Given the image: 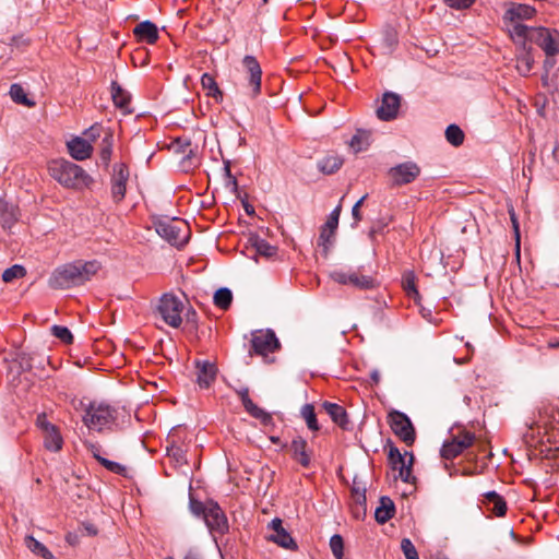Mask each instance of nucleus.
Returning <instances> with one entry per match:
<instances>
[{
  "label": "nucleus",
  "mask_w": 559,
  "mask_h": 559,
  "mask_svg": "<svg viewBox=\"0 0 559 559\" xmlns=\"http://www.w3.org/2000/svg\"><path fill=\"white\" fill-rule=\"evenodd\" d=\"M157 312L163 321L174 329L181 326L183 316L187 323L193 326H195L198 322L197 311L191 307L183 293L179 295L175 293L163 294L158 300Z\"/></svg>",
  "instance_id": "f257e3e1"
},
{
  "label": "nucleus",
  "mask_w": 559,
  "mask_h": 559,
  "mask_svg": "<svg viewBox=\"0 0 559 559\" xmlns=\"http://www.w3.org/2000/svg\"><path fill=\"white\" fill-rule=\"evenodd\" d=\"M511 39L519 45L534 43L543 49L547 60L545 66H552L549 58L559 53V32L546 27H528L527 25H516L511 31Z\"/></svg>",
  "instance_id": "f03ea898"
},
{
  "label": "nucleus",
  "mask_w": 559,
  "mask_h": 559,
  "mask_svg": "<svg viewBox=\"0 0 559 559\" xmlns=\"http://www.w3.org/2000/svg\"><path fill=\"white\" fill-rule=\"evenodd\" d=\"M48 171L67 189L83 190L93 183V178L80 165L63 158L49 162Z\"/></svg>",
  "instance_id": "7ed1b4c3"
},
{
  "label": "nucleus",
  "mask_w": 559,
  "mask_h": 559,
  "mask_svg": "<svg viewBox=\"0 0 559 559\" xmlns=\"http://www.w3.org/2000/svg\"><path fill=\"white\" fill-rule=\"evenodd\" d=\"M102 265L97 260H75L58 266L53 272V280H88L99 276Z\"/></svg>",
  "instance_id": "20e7f679"
},
{
  "label": "nucleus",
  "mask_w": 559,
  "mask_h": 559,
  "mask_svg": "<svg viewBox=\"0 0 559 559\" xmlns=\"http://www.w3.org/2000/svg\"><path fill=\"white\" fill-rule=\"evenodd\" d=\"M117 419V411L108 404L93 402L83 416V423L90 430L98 432L110 429Z\"/></svg>",
  "instance_id": "39448f33"
},
{
  "label": "nucleus",
  "mask_w": 559,
  "mask_h": 559,
  "mask_svg": "<svg viewBox=\"0 0 559 559\" xmlns=\"http://www.w3.org/2000/svg\"><path fill=\"white\" fill-rule=\"evenodd\" d=\"M156 233L171 246L183 247L190 238V227L179 218L162 219L155 224Z\"/></svg>",
  "instance_id": "423d86ee"
},
{
  "label": "nucleus",
  "mask_w": 559,
  "mask_h": 559,
  "mask_svg": "<svg viewBox=\"0 0 559 559\" xmlns=\"http://www.w3.org/2000/svg\"><path fill=\"white\" fill-rule=\"evenodd\" d=\"M388 423L394 435L407 447H412L416 440V431L409 417L400 412L391 411L388 415Z\"/></svg>",
  "instance_id": "0eeeda50"
},
{
  "label": "nucleus",
  "mask_w": 559,
  "mask_h": 559,
  "mask_svg": "<svg viewBox=\"0 0 559 559\" xmlns=\"http://www.w3.org/2000/svg\"><path fill=\"white\" fill-rule=\"evenodd\" d=\"M36 426L41 431L45 449L50 452H59L63 445L60 429L47 419L45 413L37 415Z\"/></svg>",
  "instance_id": "6e6552de"
},
{
  "label": "nucleus",
  "mask_w": 559,
  "mask_h": 559,
  "mask_svg": "<svg viewBox=\"0 0 559 559\" xmlns=\"http://www.w3.org/2000/svg\"><path fill=\"white\" fill-rule=\"evenodd\" d=\"M420 167L415 162H404L388 170L392 186L401 187L414 182L420 175Z\"/></svg>",
  "instance_id": "1a4fd4ad"
},
{
  "label": "nucleus",
  "mask_w": 559,
  "mask_h": 559,
  "mask_svg": "<svg viewBox=\"0 0 559 559\" xmlns=\"http://www.w3.org/2000/svg\"><path fill=\"white\" fill-rule=\"evenodd\" d=\"M475 441V435L467 430H460L456 435L445 441L441 448V456L452 460L469 448Z\"/></svg>",
  "instance_id": "9d476101"
},
{
  "label": "nucleus",
  "mask_w": 559,
  "mask_h": 559,
  "mask_svg": "<svg viewBox=\"0 0 559 559\" xmlns=\"http://www.w3.org/2000/svg\"><path fill=\"white\" fill-rule=\"evenodd\" d=\"M129 178L130 170L126 163H117L114 165L110 179V192L116 204L120 203L126 198Z\"/></svg>",
  "instance_id": "9b49d317"
},
{
  "label": "nucleus",
  "mask_w": 559,
  "mask_h": 559,
  "mask_svg": "<svg viewBox=\"0 0 559 559\" xmlns=\"http://www.w3.org/2000/svg\"><path fill=\"white\" fill-rule=\"evenodd\" d=\"M536 14V9L528 4L510 3L504 12L503 21L508 27L509 35L516 25H524L522 22L532 20Z\"/></svg>",
  "instance_id": "f8f14e48"
},
{
  "label": "nucleus",
  "mask_w": 559,
  "mask_h": 559,
  "mask_svg": "<svg viewBox=\"0 0 559 559\" xmlns=\"http://www.w3.org/2000/svg\"><path fill=\"white\" fill-rule=\"evenodd\" d=\"M389 460L392 468L399 471V476L404 483L411 484L414 481L415 478L412 474L414 455L412 453L405 452V454H401L397 448L391 447Z\"/></svg>",
  "instance_id": "ddd939ff"
},
{
  "label": "nucleus",
  "mask_w": 559,
  "mask_h": 559,
  "mask_svg": "<svg viewBox=\"0 0 559 559\" xmlns=\"http://www.w3.org/2000/svg\"><path fill=\"white\" fill-rule=\"evenodd\" d=\"M267 530L270 531L266 539L276 544L277 546L286 549L295 551L298 549V545L295 539L290 536V534L284 528L283 521L280 518L273 519L267 524Z\"/></svg>",
  "instance_id": "4468645a"
},
{
  "label": "nucleus",
  "mask_w": 559,
  "mask_h": 559,
  "mask_svg": "<svg viewBox=\"0 0 559 559\" xmlns=\"http://www.w3.org/2000/svg\"><path fill=\"white\" fill-rule=\"evenodd\" d=\"M280 347L275 333L271 330L258 331L251 338V354L266 356Z\"/></svg>",
  "instance_id": "2eb2a0df"
},
{
  "label": "nucleus",
  "mask_w": 559,
  "mask_h": 559,
  "mask_svg": "<svg viewBox=\"0 0 559 559\" xmlns=\"http://www.w3.org/2000/svg\"><path fill=\"white\" fill-rule=\"evenodd\" d=\"M242 64L248 73L249 95L254 98L261 93L262 69L253 56H245Z\"/></svg>",
  "instance_id": "dca6fc26"
},
{
  "label": "nucleus",
  "mask_w": 559,
  "mask_h": 559,
  "mask_svg": "<svg viewBox=\"0 0 559 559\" xmlns=\"http://www.w3.org/2000/svg\"><path fill=\"white\" fill-rule=\"evenodd\" d=\"M238 396L242 403L245 411L255 419H259L262 425L270 426L273 425V417L270 413L265 412L258 405L253 403V401L249 396L248 388H240L237 391Z\"/></svg>",
  "instance_id": "f3484780"
},
{
  "label": "nucleus",
  "mask_w": 559,
  "mask_h": 559,
  "mask_svg": "<svg viewBox=\"0 0 559 559\" xmlns=\"http://www.w3.org/2000/svg\"><path fill=\"white\" fill-rule=\"evenodd\" d=\"M400 107V95L386 92L383 94L381 105L377 109V116L382 121L393 120L396 118Z\"/></svg>",
  "instance_id": "a211bd4d"
},
{
  "label": "nucleus",
  "mask_w": 559,
  "mask_h": 559,
  "mask_svg": "<svg viewBox=\"0 0 559 559\" xmlns=\"http://www.w3.org/2000/svg\"><path fill=\"white\" fill-rule=\"evenodd\" d=\"M202 511L205 523L211 531H216L218 533L227 531V519L218 504L210 503Z\"/></svg>",
  "instance_id": "6ab92c4d"
},
{
  "label": "nucleus",
  "mask_w": 559,
  "mask_h": 559,
  "mask_svg": "<svg viewBox=\"0 0 559 559\" xmlns=\"http://www.w3.org/2000/svg\"><path fill=\"white\" fill-rule=\"evenodd\" d=\"M341 210V205L336 206L330 214L326 223L321 228L318 245L322 246L325 252L328 251L329 246L332 243V239L338 225Z\"/></svg>",
  "instance_id": "aec40b11"
},
{
  "label": "nucleus",
  "mask_w": 559,
  "mask_h": 559,
  "mask_svg": "<svg viewBox=\"0 0 559 559\" xmlns=\"http://www.w3.org/2000/svg\"><path fill=\"white\" fill-rule=\"evenodd\" d=\"M197 382L200 388L207 389L216 379L217 367L209 360H197Z\"/></svg>",
  "instance_id": "412c9836"
},
{
  "label": "nucleus",
  "mask_w": 559,
  "mask_h": 559,
  "mask_svg": "<svg viewBox=\"0 0 559 559\" xmlns=\"http://www.w3.org/2000/svg\"><path fill=\"white\" fill-rule=\"evenodd\" d=\"M293 459L302 467H309L311 463L312 451L308 449V442L305 438L298 436L293 439L290 444Z\"/></svg>",
  "instance_id": "4be33fe9"
},
{
  "label": "nucleus",
  "mask_w": 559,
  "mask_h": 559,
  "mask_svg": "<svg viewBox=\"0 0 559 559\" xmlns=\"http://www.w3.org/2000/svg\"><path fill=\"white\" fill-rule=\"evenodd\" d=\"M69 154L75 160H85L93 154V145L88 143V140H84L81 136H76L67 143Z\"/></svg>",
  "instance_id": "5701e85b"
},
{
  "label": "nucleus",
  "mask_w": 559,
  "mask_h": 559,
  "mask_svg": "<svg viewBox=\"0 0 559 559\" xmlns=\"http://www.w3.org/2000/svg\"><path fill=\"white\" fill-rule=\"evenodd\" d=\"M133 34L139 41H143L148 45H154L159 38L158 28L151 21H144L139 23L134 27Z\"/></svg>",
  "instance_id": "b1692460"
},
{
  "label": "nucleus",
  "mask_w": 559,
  "mask_h": 559,
  "mask_svg": "<svg viewBox=\"0 0 559 559\" xmlns=\"http://www.w3.org/2000/svg\"><path fill=\"white\" fill-rule=\"evenodd\" d=\"M111 98L115 106L119 108L122 114L128 115L133 111L131 108V95L115 81L111 82Z\"/></svg>",
  "instance_id": "393cba45"
},
{
  "label": "nucleus",
  "mask_w": 559,
  "mask_h": 559,
  "mask_svg": "<svg viewBox=\"0 0 559 559\" xmlns=\"http://www.w3.org/2000/svg\"><path fill=\"white\" fill-rule=\"evenodd\" d=\"M0 217L3 228H11L20 217V210L16 205L0 198Z\"/></svg>",
  "instance_id": "a878e982"
},
{
  "label": "nucleus",
  "mask_w": 559,
  "mask_h": 559,
  "mask_svg": "<svg viewBox=\"0 0 559 559\" xmlns=\"http://www.w3.org/2000/svg\"><path fill=\"white\" fill-rule=\"evenodd\" d=\"M322 408L337 426H340L343 429L347 427V413L343 406L336 403L324 402L322 404Z\"/></svg>",
  "instance_id": "bb28decb"
},
{
  "label": "nucleus",
  "mask_w": 559,
  "mask_h": 559,
  "mask_svg": "<svg viewBox=\"0 0 559 559\" xmlns=\"http://www.w3.org/2000/svg\"><path fill=\"white\" fill-rule=\"evenodd\" d=\"M483 502L487 506L488 510L497 516H503L507 512V503L504 499L496 491H488L484 493Z\"/></svg>",
  "instance_id": "cd10ccee"
},
{
  "label": "nucleus",
  "mask_w": 559,
  "mask_h": 559,
  "mask_svg": "<svg viewBox=\"0 0 559 559\" xmlns=\"http://www.w3.org/2000/svg\"><path fill=\"white\" fill-rule=\"evenodd\" d=\"M372 133L369 130L357 129L348 145L354 153L366 151L371 144Z\"/></svg>",
  "instance_id": "c85d7f7f"
},
{
  "label": "nucleus",
  "mask_w": 559,
  "mask_h": 559,
  "mask_svg": "<svg viewBox=\"0 0 559 559\" xmlns=\"http://www.w3.org/2000/svg\"><path fill=\"white\" fill-rule=\"evenodd\" d=\"M394 502L389 497H381L380 504L374 511L376 521L379 524H384L394 516Z\"/></svg>",
  "instance_id": "c756f323"
},
{
  "label": "nucleus",
  "mask_w": 559,
  "mask_h": 559,
  "mask_svg": "<svg viewBox=\"0 0 559 559\" xmlns=\"http://www.w3.org/2000/svg\"><path fill=\"white\" fill-rule=\"evenodd\" d=\"M344 164V159L337 154H329L318 162V169L324 175L336 173Z\"/></svg>",
  "instance_id": "7c9ffc66"
},
{
  "label": "nucleus",
  "mask_w": 559,
  "mask_h": 559,
  "mask_svg": "<svg viewBox=\"0 0 559 559\" xmlns=\"http://www.w3.org/2000/svg\"><path fill=\"white\" fill-rule=\"evenodd\" d=\"M352 498L354 500L355 507L354 512L355 515L358 516L361 511L364 514L366 513V488L365 486L357 483L356 478L354 479V484L352 487Z\"/></svg>",
  "instance_id": "2f4dec72"
},
{
  "label": "nucleus",
  "mask_w": 559,
  "mask_h": 559,
  "mask_svg": "<svg viewBox=\"0 0 559 559\" xmlns=\"http://www.w3.org/2000/svg\"><path fill=\"white\" fill-rule=\"evenodd\" d=\"M114 132L106 131L103 140L99 142V157L105 167H108L112 156Z\"/></svg>",
  "instance_id": "473e14b6"
},
{
  "label": "nucleus",
  "mask_w": 559,
  "mask_h": 559,
  "mask_svg": "<svg viewBox=\"0 0 559 559\" xmlns=\"http://www.w3.org/2000/svg\"><path fill=\"white\" fill-rule=\"evenodd\" d=\"M201 85L206 91L207 96L213 97L217 103L223 102V92L212 74L204 73L201 78Z\"/></svg>",
  "instance_id": "72a5a7b5"
},
{
  "label": "nucleus",
  "mask_w": 559,
  "mask_h": 559,
  "mask_svg": "<svg viewBox=\"0 0 559 559\" xmlns=\"http://www.w3.org/2000/svg\"><path fill=\"white\" fill-rule=\"evenodd\" d=\"M26 547L35 555L40 556L44 559H55L51 551L39 540L28 535L25 537Z\"/></svg>",
  "instance_id": "f704fd0d"
},
{
  "label": "nucleus",
  "mask_w": 559,
  "mask_h": 559,
  "mask_svg": "<svg viewBox=\"0 0 559 559\" xmlns=\"http://www.w3.org/2000/svg\"><path fill=\"white\" fill-rule=\"evenodd\" d=\"M214 305L222 310H227L233 302V293L227 287H221L214 293Z\"/></svg>",
  "instance_id": "c9c22d12"
},
{
  "label": "nucleus",
  "mask_w": 559,
  "mask_h": 559,
  "mask_svg": "<svg viewBox=\"0 0 559 559\" xmlns=\"http://www.w3.org/2000/svg\"><path fill=\"white\" fill-rule=\"evenodd\" d=\"M301 417L307 424V427L311 431H318L320 429L319 423L317 420V415L314 412V407L312 404H305L300 411Z\"/></svg>",
  "instance_id": "e433bc0d"
},
{
  "label": "nucleus",
  "mask_w": 559,
  "mask_h": 559,
  "mask_svg": "<svg viewBox=\"0 0 559 559\" xmlns=\"http://www.w3.org/2000/svg\"><path fill=\"white\" fill-rule=\"evenodd\" d=\"M445 139L451 145L457 147L463 144L465 134L459 126L450 124L445 130Z\"/></svg>",
  "instance_id": "4c0bfd02"
},
{
  "label": "nucleus",
  "mask_w": 559,
  "mask_h": 559,
  "mask_svg": "<svg viewBox=\"0 0 559 559\" xmlns=\"http://www.w3.org/2000/svg\"><path fill=\"white\" fill-rule=\"evenodd\" d=\"M252 245L255 252L262 257L271 258L276 254L277 248L270 245L265 239L254 238Z\"/></svg>",
  "instance_id": "58836bf2"
},
{
  "label": "nucleus",
  "mask_w": 559,
  "mask_h": 559,
  "mask_svg": "<svg viewBox=\"0 0 559 559\" xmlns=\"http://www.w3.org/2000/svg\"><path fill=\"white\" fill-rule=\"evenodd\" d=\"M106 131H112V130L109 128H104L99 123H95L92 127H90L87 130H85L83 139L88 140V143L92 144V143L96 142L98 139H100V141H102Z\"/></svg>",
  "instance_id": "ea45409f"
},
{
  "label": "nucleus",
  "mask_w": 559,
  "mask_h": 559,
  "mask_svg": "<svg viewBox=\"0 0 559 559\" xmlns=\"http://www.w3.org/2000/svg\"><path fill=\"white\" fill-rule=\"evenodd\" d=\"M10 95H11V98L16 103V104H23V105H27V106H33L34 103L33 102H29L26 94H25V91L24 88L19 85V84H13L10 88Z\"/></svg>",
  "instance_id": "a19ab883"
},
{
  "label": "nucleus",
  "mask_w": 559,
  "mask_h": 559,
  "mask_svg": "<svg viewBox=\"0 0 559 559\" xmlns=\"http://www.w3.org/2000/svg\"><path fill=\"white\" fill-rule=\"evenodd\" d=\"M27 275L26 269L21 264H14L8 267L3 274L2 280H19Z\"/></svg>",
  "instance_id": "79ce46f5"
},
{
  "label": "nucleus",
  "mask_w": 559,
  "mask_h": 559,
  "mask_svg": "<svg viewBox=\"0 0 559 559\" xmlns=\"http://www.w3.org/2000/svg\"><path fill=\"white\" fill-rule=\"evenodd\" d=\"M51 333L64 344H71L73 342V335L67 326L52 325Z\"/></svg>",
  "instance_id": "37998d69"
},
{
  "label": "nucleus",
  "mask_w": 559,
  "mask_h": 559,
  "mask_svg": "<svg viewBox=\"0 0 559 559\" xmlns=\"http://www.w3.org/2000/svg\"><path fill=\"white\" fill-rule=\"evenodd\" d=\"M330 548L336 559H343L344 543L341 535H333L330 539Z\"/></svg>",
  "instance_id": "c03bdc74"
},
{
  "label": "nucleus",
  "mask_w": 559,
  "mask_h": 559,
  "mask_svg": "<svg viewBox=\"0 0 559 559\" xmlns=\"http://www.w3.org/2000/svg\"><path fill=\"white\" fill-rule=\"evenodd\" d=\"M99 464L104 466L107 471L115 473L117 475H124L127 472L126 466H123L122 464L115 461H110L105 457L100 459Z\"/></svg>",
  "instance_id": "a18cd8bd"
},
{
  "label": "nucleus",
  "mask_w": 559,
  "mask_h": 559,
  "mask_svg": "<svg viewBox=\"0 0 559 559\" xmlns=\"http://www.w3.org/2000/svg\"><path fill=\"white\" fill-rule=\"evenodd\" d=\"M185 150H182V153H186L188 151L187 155L182 158V165L183 167H195L197 166V157L193 154V150L191 148V143L189 140H185Z\"/></svg>",
  "instance_id": "49530a36"
},
{
  "label": "nucleus",
  "mask_w": 559,
  "mask_h": 559,
  "mask_svg": "<svg viewBox=\"0 0 559 559\" xmlns=\"http://www.w3.org/2000/svg\"><path fill=\"white\" fill-rule=\"evenodd\" d=\"M401 548L406 559H419L417 550L411 539L403 538L401 542Z\"/></svg>",
  "instance_id": "de8ad7c7"
},
{
  "label": "nucleus",
  "mask_w": 559,
  "mask_h": 559,
  "mask_svg": "<svg viewBox=\"0 0 559 559\" xmlns=\"http://www.w3.org/2000/svg\"><path fill=\"white\" fill-rule=\"evenodd\" d=\"M508 212H509L510 219L512 223V229H513L515 241H516V248L519 250L520 249V223L518 221L515 211L512 206L509 207Z\"/></svg>",
  "instance_id": "09e8293b"
},
{
  "label": "nucleus",
  "mask_w": 559,
  "mask_h": 559,
  "mask_svg": "<svg viewBox=\"0 0 559 559\" xmlns=\"http://www.w3.org/2000/svg\"><path fill=\"white\" fill-rule=\"evenodd\" d=\"M475 0H445V3L456 10L469 8Z\"/></svg>",
  "instance_id": "8fccbe9b"
},
{
  "label": "nucleus",
  "mask_w": 559,
  "mask_h": 559,
  "mask_svg": "<svg viewBox=\"0 0 559 559\" xmlns=\"http://www.w3.org/2000/svg\"><path fill=\"white\" fill-rule=\"evenodd\" d=\"M402 283H403V288H404L405 293L409 297L414 298V300H417L419 297V293L416 287V282H402Z\"/></svg>",
  "instance_id": "3c124183"
},
{
  "label": "nucleus",
  "mask_w": 559,
  "mask_h": 559,
  "mask_svg": "<svg viewBox=\"0 0 559 559\" xmlns=\"http://www.w3.org/2000/svg\"><path fill=\"white\" fill-rule=\"evenodd\" d=\"M367 195H364L362 198H360L353 206L352 209V215H353V218L355 221V225H357L360 221H361V215H360V206L362 205L364 201L366 200Z\"/></svg>",
  "instance_id": "603ef678"
},
{
  "label": "nucleus",
  "mask_w": 559,
  "mask_h": 559,
  "mask_svg": "<svg viewBox=\"0 0 559 559\" xmlns=\"http://www.w3.org/2000/svg\"><path fill=\"white\" fill-rule=\"evenodd\" d=\"M87 450L92 453L93 457L99 463L103 456L100 455V445L93 442H85Z\"/></svg>",
  "instance_id": "864d4df0"
},
{
  "label": "nucleus",
  "mask_w": 559,
  "mask_h": 559,
  "mask_svg": "<svg viewBox=\"0 0 559 559\" xmlns=\"http://www.w3.org/2000/svg\"><path fill=\"white\" fill-rule=\"evenodd\" d=\"M76 282H50V288L51 289H59L64 290L72 287V284H75Z\"/></svg>",
  "instance_id": "5fc2aeb1"
},
{
  "label": "nucleus",
  "mask_w": 559,
  "mask_h": 559,
  "mask_svg": "<svg viewBox=\"0 0 559 559\" xmlns=\"http://www.w3.org/2000/svg\"><path fill=\"white\" fill-rule=\"evenodd\" d=\"M168 454L177 459V461L185 460L183 450L180 447H171L168 449Z\"/></svg>",
  "instance_id": "6e6d98bb"
},
{
  "label": "nucleus",
  "mask_w": 559,
  "mask_h": 559,
  "mask_svg": "<svg viewBox=\"0 0 559 559\" xmlns=\"http://www.w3.org/2000/svg\"><path fill=\"white\" fill-rule=\"evenodd\" d=\"M359 289H371L374 287L376 282H349Z\"/></svg>",
  "instance_id": "4d7b16f0"
},
{
  "label": "nucleus",
  "mask_w": 559,
  "mask_h": 559,
  "mask_svg": "<svg viewBox=\"0 0 559 559\" xmlns=\"http://www.w3.org/2000/svg\"><path fill=\"white\" fill-rule=\"evenodd\" d=\"M182 559H203L201 554L194 549H190L186 552Z\"/></svg>",
  "instance_id": "13d9d810"
},
{
  "label": "nucleus",
  "mask_w": 559,
  "mask_h": 559,
  "mask_svg": "<svg viewBox=\"0 0 559 559\" xmlns=\"http://www.w3.org/2000/svg\"><path fill=\"white\" fill-rule=\"evenodd\" d=\"M370 380H371V383H372L373 385L379 384V382H380V372H379V370L373 369V370L370 372Z\"/></svg>",
  "instance_id": "bf43d9fd"
},
{
  "label": "nucleus",
  "mask_w": 559,
  "mask_h": 559,
  "mask_svg": "<svg viewBox=\"0 0 559 559\" xmlns=\"http://www.w3.org/2000/svg\"><path fill=\"white\" fill-rule=\"evenodd\" d=\"M523 61L525 62V72H530L532 70V62L528 56H526Z\"/></svg>",
  "instance_id": "052dcab7"
},
{
  "label": "nucleus",
  "mask_w": 559,
  "mask_h": 559,
  "mask_svg": "<svg viewBox=\"0 0 559 559\" xmlns=\"http://www.w3.org/2000/svg\"><path fill=\"white\" fill-rule=\"evenodd\" d=\"M347 280H350V281H354V280H367V276L358 275L357 273H353V274L348 275Z\"/></svg>",
  "instance_id": "680f3d73"
},
{
  "label": "nucleus",
  "mask_w": 559,
  "mask_h": 559,
  "mask_svg": "<svg viewBox=\"0 0 559 559\" xmlns=\"http://www.w3.org/2000/svg\"><path fill=\"white\" fill-rule=\"evenodd\" d=\"M243 207L247 214L252 215L254 213V207L251 204L245 203Z\"/></svg>",
  "instance_id": "e2e57ef3"
},
{
  "label": "nucleus",
  "mask_w": 559,
  "mask_h": 559,
  "mask_svg": "<svg viewBox=\"0 0 559 559\" xmlns=\"http://www.w3.org/2000/svg\"><path fill=\"white\" fill-rule=\"evenodd\" d=\"M67 542L69 544H71V545H73L74 544V536H72V534H68L67 535Z\"/></svg>",
  "instance_id": "0e129e2a"
},
{
  "label": "nucleus",
  "mask_w": 559,
  "mask_h": 559,
  "mask_svg": "<svg viewBox=\"0 0 559 559\" xmlns=\"http://www.w3.org/2000/svg\"><path fill=\"white\" fill-rule=\"evenodd\" d=\"M86 531L88 532L90 535H95L97 532L95 528H93L92 526H86Z\"/></svg>",
  "instance_id": "69168bd1"
},
{
  "label": "nucleus",
  "mask_w": 559,
  "mask_h": 559,
  "mask_svg": "<svg viewBox=\"0 0 559 559\" xmlns=\"http://www.w3.org/2000/svg\"><path fill=\"white\" fill-rule=\"evenodd\" d=\"M474 474H475V473H474L473 471H471V469H464V471L462 472V475H464V476H472V475H474Z\"/></svg>",
  "instance_id": "338daca9"
},
{
  "label": "nucleus",
  "mask_w": 559,
  "mask_h": 559,
  "mask_svg": "<svg viewBox=\"0 0 559 559\" xmlns=\"http://www.w3.org/2000/svg\"><path fill=\"white\" fill-rule=\"evenodd\" d=\"M403 280H406V281L415 280V275H414V273H409V274L405 275V276L403 277Z\"/></svg>",
  "instance_id": "774afa93"
}]
</instances>
